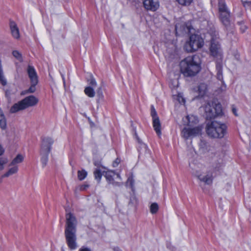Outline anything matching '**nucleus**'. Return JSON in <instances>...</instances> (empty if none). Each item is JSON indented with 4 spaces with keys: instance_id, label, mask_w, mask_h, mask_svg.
Segmentation results:
<instances>
[{
    "instance_id": "obj_1",
    "label": "nucleus",
    "mask_w": 251,
    "mask_h": 251,
    "mask_svg": "<svg viewBox=\"0 0 251 251\" xmlns=\"http://www.w3.org/2000/svg\"><path fill=\"white\" fill-rule=\"evenodd\" d=\"M65 218L64 235L66 243L70 250H74L77 248L76 236L77 221L74 214L71 212L66 213Z\"/></svg>"
},
{
    "instance_id": "obj_2",
    "label": "nucleus",
    "mask_w": 251,
    "mask_h": 251,
    "mask_svg": "<svg viewBox=\"0 0 251 251\" xmlns=\"http://www.w3.org/2000/svg\"><path fill=\"white\" fill-rule=\"evenodd\" d=\"M219 19L226 32V35L231 37L234 34L235 26L231 14L224 0L218 1Z\"/></svg>"
},
{
    "instance_id": "obj_3",
    "label": "nucleus",
    "mask_w": 251,
    "mask_h": 251,
    "mask_svg": "<svg viewBox=\"0 0 251 251\" xmlns=\"http://www.w3.org/2000/svg\"><path fill=\"white\" fill-rule=\"evenodd\" d=\"M179 66L180 72L185 76H195L201 70L200 59L197 55L187 56L180 61Z\"/></svg>"
},
{
    "instance_id": "obj_4",
    "label": "nucleus",
    "mask_w": 251,
    "mask_h": 251,
    "mask_svg": "<svg viewBox=\"0 0 251 251\" xmlns=\"http://www.w3.org/2000/svg\"><path fill=\"white\" fill-rule=\"evenodd\" d=\"M227 126L216 121H210L207 123L206 132L210 138H222L226 132Z\"/></svg>"
},
{
    "instance_id": "obj_5",
    "label": "nucleus",
    "mask_w": 251,
    "mask_h": 251,
    "mask_svg": "<svg viewBox=\"0 0 251 251\" xmlns=\"http://www.w3.org/2000/svg\"><path fill=\"white\" fill-rule=\"evenodd\" d=\"M211 55L218 60L216 62V70L217 71V78L219 80H223V66H222V54L220 46L218 43H215L213 40H211L210 47Z\"/></svg>"
},
{
    "instance_id": "obj_6",
    "label": "nucleus",
    "mask_w": 251,
    "mask_h": 251,
    "mask_svg": "<svg viewBox=\"0 0 251 251\" xmlns=\"http://www.w3.org/2000/svg\"><path fill=\"white\" fill-rule=\"evenodd\" d=\"M38 101V99L33 95L26 97L18 102L15 103L11 107L10 111L12 113H14L29 107L34 106L37 104Z\"/></svg>"
},
{
    "instance_id": "obj_7",
    "label": "nucleus",
    "mask_w": 251,
    "mask_h": 251,
    "mask_svg": "<svg viewBox=\"0 0 251 251\" xmlns=\"http://www.w3.org/2000/svg\"><path fill=\"white\" fill-rule=\"evenodd\" d=\"M204 44V41L201 35L192 34L189 37V41L187 42L184 48L187 52H193L201 48Z\"/></svg>"
},
{
    "instance_id": "obj_8",
    "label": "nucleus",
    "mask_w": 251,
    "mask_h": 251,
    "mask_svg": "<svg viewBox=\"0 0 251 251\" xmlns=\"http://www.w3.org/2000/svg\"><path fill=\"white\" fill-rule=\"evenodd\" d=\"M26 71L31 85L28 89L23 91L21 93V95L34 93L36 90V86L38 83V77L34 67L28 65Z\"/></svg>"
},
{
    "instance_id": "obj_9",
    "label": "nucleus",
    "mask_w": 251,
    "mask_h": 251,
    "mask_svg": "<svg viewBox=\"0 0 251 251\" xmlns=\"http://www.w3.org/2000/svg\"><path fill=\"white\" fill-rule=\"evenodd\" d=\"M205 116L206 120H211L222 114V105L220 103L208 102L204 107Z\"/></svg>"
},
{
    "instance_id": "obj_10",
    "label": "nucleus",
    "mask_w": 251,
    "mask_h": 251,
    "mask_svg": "<svg viewBox=\"0 0 251 251\" xmlns=\"http://www.w3.org/2000/svg\"><path fill=\"white\" fill-rule=\"evenodd\" d=\"M54 140L49 136H43L41 138L40 152L50 153Z\"/></svg>"
},
{
    "instance_id": "obj_11",
    "label": "nucleus",
    "mask_w": 251,
    "mask_h": 251,
    "mask_svg": "<svg viewBox=\"0 0 251 251\" xmlns=\"http://www.w3.org/2000/svg\"><path fill=\"white\" fill-rule=\"evenodd\" d=\"M202 128L201 126H196L193 128L184 127L181 133L185 139H188L191 136H196L201 134Z\"/></svg>"
},
{
    "instance_id": "obj_12",
    "label": "nucleus",
    "mask_w": 251,
    "mask_h": 251,
    "mask_svg": "<svg viewBox=\"0 0 251 251\" xmlns=\"http://www.w3.org/2000/svg\"><path fill=\"white\" fill-rule=\"evenodd\" d=\"M192 28L191 25L189 24H177L175 26L176 34L179 36L188 34L191 32Z\"/></svg>"
},
{
    "instance_id": "obj_13",
    "label": "nucleus",
    "mask_w": 251,
    "mask_h": 251,
    "mask_svg": "<svg viewBox=\"0 0 251 251\" xmlns=\"http://www.w3.org/2000/svg\"><path fill=\"white\" fill-rule=\"evenodd\" d=\"M143 4L145 9L148 11L154 12L159 7L158 0H144Z\"/></svg>"
},
{
    "instance_id": "obj_14",
    "label": "nucleus",
    "mask_w": 251,
    "mask_h": 251,
    "mask_svg": "<svg viewBox=\"0 0 251 251\" xmlns=\"http://www.w3.org/2000/svg\"><path fill=\"white\" fill-rule=\"evenodd\" d=\"M115 175V173L112 171H107L105 172L104 176L105 177L106 179L108 181V183L111 184L115 186H121L122 185V183L116 182L114 181L113 177Z\"/></svg>"
},
{
    "instance_id": "obj_15",
    "label": "nucleus",
    "mask_w": 251,
    "mask_h": 251,
    "mask_svg": "<svg viewBox=\"0 0 251 251\" xmlns=\"http://www.w3.org/2000/svg\"><path fill=\"white\" fill-rule=\"evenodd\" d=\"M10 28L13 37L16 39H18L20 37L19 30L15 22H10Z\"/></svg>"
},
{
    "instance_id": "obj_16",
    "label": "nucleus",
    "mask_w": 251,
    "mask_h": 251,
    "mask_svg": "<svg viewBox=\"0 0 251 251\" xmlns=\"http://www.w3.org/2000/svg\"><path fill=\"white\" fill-rule=\"evenodd\" d=\"M153 127L156 134L160 136L161 134V123L158 118L152 119Z\"/></svg>"
},
{
    "instance_id": "obj_17",
    "label": "nucleus",
    "mask_w": 251,
    "mask_h": 251,
    "mask_svg": "<svg viewBox=\"0 0 251 251\" xmlns=\"http://www.w3.org/2000/svg\"><path fill=\"white\" fill-rule=\"evenodd\" d=\"M198 178L201 181L203 182L205 184L211 185L213 182V176L212 175H207L205 176L199 175L198 176Z\"/></svg>"
},
{
    "instance_id": "obj_18",
    "label": "nucleus",
    "mask_w": 251,
    "mask_h": 251,
    "mask_svg": "<svg viewBox=\"0 0 251 251\" xmlns=\"http://www.w3.org/2000/svg\"><path fill=\"white\" fill-rule=\"evenodd\" d=\"M18 171V166H13L12 167L9 169V170L5 174L1 176V178H3L4 177H8L10 176L16 174Z\"/></svg>"
},
{
    "instance_id": "obj_19",
    "label": "nucleus",
    "mask_w": 251,
    "mask_h": 251,
    "mask_svg": "<svg viewBox=\"0 0 251 251\" xmlns=\"http://www.w3.org/2000/svg\"><path fill=\"white\" fill-rule=\"evenodd\" d=\"M207 89V85L204 83H200L198 87V91L199 96L203 97L206 93Z\"/></svg>"
},
{
    "instance_id": "obj_20",
    "label": "nucleus",
    "mask_w": 251,
    "mask_h": 251,
    "mask_svg": "<svg viewBox=\"0 0 251 251\" xmlns=\"http://www.w3.org/2000/svg\"><path fill=\"white\" fill-rule=\"evenodd\" d=\"M23 160L24 157L23 155L20 154H18L9 164V166H16V164L22 162Z\"/></svg>"
},
{
    "instance_id": "obj_21",
    "label": "nucleus",
    "mask_w": 251,
    "mask_h": 251,
    "mask_svg": "<svg viewBox=\"0 0 251 251\" xmlns=\"http://www.w3.org/2000/svg\"><path fill=\"white\" fill-rule=\"evenodd\" d=\"M50 153L40 152V155L41 156V162L43 167H45L48 162V156Z\"/></svg>"
},
{
    "instance_id": "obj_22",
    "label": "nucleus",
    "mask_w": 251,
    "mask_h": 251,
    "mask_svg": "<svg viewBox=\"0 0 251 251\" xmlns=\"http://www.w3.org/2000/svg\"><path fill=\"white\" fill-rule=\"evenodd\" d=\"M84 92L85 94L90 98H93L95 95L94 89L91 86L85 87Z\"/></svg>"
},
{
    "instance_id": "obj_23",
    "label": "nucleus",
    "mask_w": 251,
    "mask_h": 251,
    "mask_svg": "<svg viewBox=\"0 0 251 251\" xmlns=\"http://www.w3.org/2000/svg\"><path fill=\"white\" fill-rule=\"evenodd\" d=\"M6 121L4 114L2 113H0V127L2 129H5L6 128Z\"/></svg>"
},
{
    "instance_id": "obj_24",
    "label": "nucleus",
    "mask_w": 251,
    "mask_h": 251,
    "mask_svg": "<svg viewBox=\"0 0 251 251\" xmlns=\"http://www.w3.org/2000/svg\"><path fill=\"white\" fill-rule=\"evenodd\" d=\"M87 176V172L84 170H78L77 171L78 179L81 181L84 179Z\"/></svg>"
},
{
    "instance_id": "obj_25",
    "label": "nucleus",
    "mask_w": 251,
    "mask_h": 251,
    "mask_svg": "<svg viewBox=\"0 0 251 251\" xmlns=\"http://www.w3.org/2000/svg\"><path fill=\"white\" fill-rule=\"evenodd\" d=\"M158 209L159 206L156 202L152 203L150 206V212L152 214L156 213Z\"/></svg>"
},
{
    "instance_id": "obj_26",
    "label": "nucleus",
    "mask_w": 251,
    "mask_h": 251,
    "mask_svg": "<svg viewBox=\"0 0 251 251\" xmlns=\"http://www.w3.org/2000/svg\"><path fill=\"white\" fill-rule=\"evenodd\" d=\"M94 175L95 178L97 180L98 182H100L102 177V173L100 170L99 169H97L94 172Z\"/></svg>"
},
{
    "instance_id": "obj_27",
    "label": "nucleus",
    "mask_w": 251,
    "mask_h": 251,
    "mask_svg": "<svg viewBox=\"0 0 251 251\" xmlns=\"http://www.w3.org/2000/svg\"><path fill=\"white\" fill-rule=\"evenodd\" d=\"M186 118L188 120L187 125L190 126H193V123L196 124L198 122V120L195 119L193 116H187Z\"/></svg>"
},
{
    "instance_id": "obj_28",
    "label": "nucleus",
    "mask_w": 251,
    "mask_h": 251,
    "mask_svg": "<svg viewBox=\"0 0 251 251\" xmlns=\"http://www.w3.org/2000/svg\"><path fill=\"white\" fill-rule=\"evenodd\" d=\"M132 131L134 134V136L136 138L138 143L140 144L141 145H143L145 147V148H146L147 146L146 144L143 143V142L142 141V140L139 138V136L137 135L136 128L135 127H133Z\"/></svg>"
},
{
    "instance_id": "obj_29",
    "label": "nucleus",
    "mask_w": 251,
    "mask_h": 251,
    "mask_svg": "<svg viewBox=\"0 0 251 251\" xmlns=\"http://www.w3.org/2000/svg\"><path fill=\"white\" fill-rule=\"evenodd\" d=\"M176 1L182 6H188L191 4L193 0H176Z\"/></svg>"
},
{
    "instance_id": "obj_30",
    "label": "nucleus",
    "mask_w": 251,
    "mask_h": 251,
    "mask_svg": "<svg viewBox=\"0 0 251 251\" xmlns=\"http://www.w3.org/2000/svg\"><path fill=\"white\" fill-rule=\"evenodd\" d=\"M13 55L20 62L23 61L22 56L21 53L18 50H14L12 52Z\"/></svg>"
},
{
    "instance_id": "obj_31",
    "label": "nucleus",
    "mask_w": 251,
    "mask_h": 251,
    "mask_svg": "<svg viewBox=\"0 0 251 251\" xmlns=\"http://www.w3.org/2000/svg\"><path fill=\"white\" fill-rule=\"evenodd\" d=\"M242 4L246 10L251 11V1H243L242 0Z\"/></svg>"
},
{
    "instance_id": "obj_32",
    "label": "nucleus",
    "mask_w": 251,
    "mask_h": 251,
    "mask_svg": "<svg viewBox=\"0 0 251 251\" xmlns=\"http://www.w3.org/2000/svg\"><path fill=\"white\" fill-rule=\"evenodd\" d=\"M237 24L239 25L240 26V29L241 32L244 33L247 29V27L246 25H245L244 21H241L238 22Z\"/></svg>"
},
{
    "instance_id": "obj_33",
    "label": "nucleus",
    "mask_w": 251,
    "mask_h": 251,
    "mask_svg": "<svg viewBox=\"0 0 251 251\" xmlns=\"http://www.w3.org/2000/svg\"><path fill=\"white\" fill-rule=\"evenodd\" d=\"M0 82L3 86H5L7 84V81L3 75V73L1 71H0Z\"/></svg>"
},
{
    "instance_id": "obj_34",
    "label": "nucleus",
    "mask_w": 251,
    "mask_h": 251,
    "mask_svg": "<svg viewBox=\"0 0 251 251\" xmlns=\"http://www.w3.org/2000/svg\"><path fill=\"white\" fill-rule=\"evenodd\" d=\"M151 115L152 119L158 118L157 112L153 105L151 106Z\"/></svg>"
},
{
    "instance_id": "obj_35",
    "label": "nucleus",
    "mask_w": 251,
    "mask_h": 251,
    "mask_svg": "<svg viewBox=\"0 0 251 251\" xmlns=\"http://www.w3.org/2000/svg\"><path fill=\"white\" fill-rule=\"evenodd\" d=\"M90 86L96 87L97 86V82L95 79L93 77H91V78L88 80Z\"/></svg>"
},
{
    "instance_id": "obj_36",
    "label": "nucleus",
    "mask_w": 251,
    "mask_h": 251,
    "mask_svg": "<svg viewBox=\"0 0 251 251\" xmlns=\"http://www.w3.org/2000/svg\"><path fill=\"white\" fill-rule=\"evenodd\" d=\"M137 199L135 196L130 197L128 204L133 205L137 203Z\"/></svg>"
},
{
    "instance_id": "obj_37",
    "label": "nucleus",
    "mask_w": 251,
    "mask_h": 251,
    "mask_svg": "<svg viewBox=\"0 0 251 251\" xmlns=\"http://www.w3.org/2000/svg\"><path fill=\"white\" fill-rule=\"evenodd\" d=\"M7 162L6 159H3L0 158V171L4 169L3 165L5 164Z\"/></svg>"
},
{
    "instance_id": "obj_38",
    "label": "nucleus",
    "mask_w": 251,
    "mask_h": 251,
    "mask_svg": "<svg viewBox=\"0 0 251 251\" xmlns=\"http://www.w3.org/2000/svg\"><path fill=\"white\" fill-rule=\"evenodd\" d=\"M97 94L99 98H103V94L101 87L98 88V89L97 91Z\"/></svg>"
},
{
    "instance_id": "obj_39",
    "label": "nucleus",
    "mask_w": 251,
    "mask_h": 251,
    "mask_svg": "<svg viewBox=\"0 0 251 251\" xmlns=\"http://www.w3.org/2000/svg\"><path fill=\"white\" fill-rule=\"evenodd\" d=\"M127 182L129 183L131 187H133V183H134V180L132 177H128Z\"/></svg>"
},
{
    "instance_id": "obj_40",
    "label": "nucleus",
    "mask_w": 251,
    "mask_h": 251,
    "mask_svg": "<svg viewBox=\"0 0 251 251\" xmlns=\"http://www.w3.org/2000/svg\"><path fill=\"white\" fill-rule=\"evenodd\" d=\"M78 251H92L90 248L82 246L81 248L79 249Z\"/></svg>"
},
{
    "instance_id": "obj_41",
    "label": "nucleus",
    "mask_w": 251,
    "mask_h": 251,
    "mask_svg": "<svg viewBox=\"0 0 251 251\" xmlns=\"http://www.w3.org/2000/svg\"><path fill=\"white\" fill-rule=\"evenodd\" d=\"M120 162V160L119 158H117L113 163V166L114 167H117Z\"/></svg>"
},
{
    "instance_id": "obj_42",
    "label": "nucleus",
    "mask_w": 251,
    "mask_h": 251,
    "mask_svg": "<svg viewBox=\"0 0 251 251\" xmlns=\"http://www.w3.org/2000/svg\"><path fill=\"white\" fill-rule=\"evenodd\" d=\"M177 100L180 103H184L185 101V99L181 96H178Z\"/></svg>"
},
{
    "instance_id": "obj_43",
    "label": "nucleus",
    "mask_w": 251,
    "mask_h": 251,
    "mask_svg": "<svg viewBox=\"0 0 251 251\" xmlns=\"http://www.w3.org/2000/svg\"><path fill=\"white\" fill-rule=\"evenodd\" d=\"M4 152V150L2 146L0 145V156Z\"/></svg>"
},
{
    "instance_id": "obj_44",
    "label": "nucleus",
    "mask_w": 251,
    "mask_h": 251,
    "mask_svg": "<svg viewBox=\"0 0 251 251\" xmlns=\"http://www.w3.org/2000/svg\"><path fill=\"white\" fill-rule=\"evenodd\" d=\"M232 110L233 113L234 114V115H235L236 116H237V113H236V108H232Z\"/></svg>"
},
{
    "instance_id": "obj_45",
    "label": "nucleus",
    "mask_w": 251,
    "mask_h": 251,
    "mask_svg": "<svg viewBox=\"0 0 251 251\" xmlns=\"http://www.w3.org/2000/svg\"><path fill=\"white\" fill-rule=\"evenodd\" d=\"M113 250L114 251H120L119 250V248H118V247L117 248H113Z\"/></svg>"
},
{
    "instance_id": "obj_46",
    "label": "nucleus",
    "mask_w": 251,
    "mask_h": 251,
    "mask_svg": "<svg viewBox=\"0 0 251 251\" xmlns=\"http://www.w3.org/2000/svg\"><path fill=\"white\" fill-rule=\"evenodd\" d=\"M94 165L96 166H97V167L99 166V164L98 162H95L94 163Z\"/></svg>"
},
{
    "instance_id": "obj_47",
    "label": "nucleus",
    "mask_w": 251,
    "mask_h": 251,
    "mask_svg": "<svg viewBox=\"0 0 251 251\" xmlns=\"http://www.w3.org/2000/svg\"><path fill=\"white\" fill-rule=\"evenodd\" d=\"M3 178H0V183L2 182Z\"/></svg>"
},
{
    "instance_id": "obj_48",
    "label": "nucleus",
    "mask_w": 251,
    "mask_h": 251,
    "mask_svg": "<svg viewBox=\"0 0 251 251\" xmlns=\"http://www.w3.org/2000/svg\"><path fill=\"white\" fill-rule=\"evenodd\" d=\"M117 177H119V178H120V176L119 175H117Z\"/></svg>"
}]
</instances>
